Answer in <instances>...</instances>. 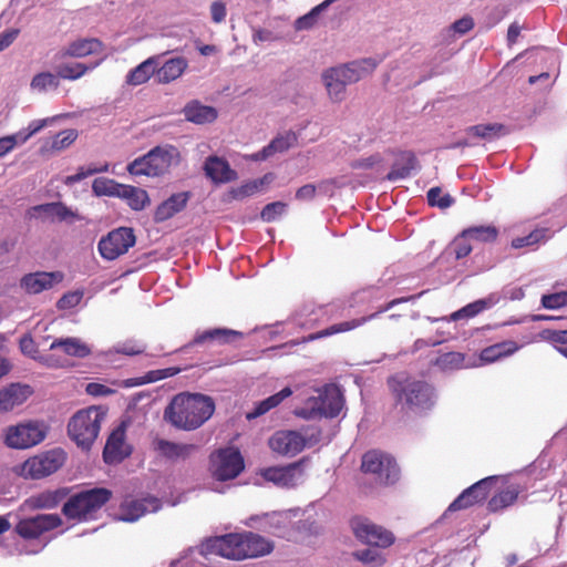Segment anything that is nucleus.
<instances>
[{
	"label": "nucleus",
	"mask_w": 567,
	"mask_h": 567,
	"mask_svg": "<svg viewBox=\"0 0 567 567\" xmlns=\"http://www.w3.org/2000/svg\"><path fill=\"white\" fill-rule=\"evenodd\" d=\"M153 446L159 455L172 461L185 460L196 450L195 445L176 443L164 439L154 440Z\"/></svg>",
	"instance_id": "31"
},
{
	"label": "nucleus",
	"mask_w": 567,
	"mask_h": 567,
	"mask_svg": "<svg viewBox=\"0 0 567 567\" xmlns=\"http://www.w3.org/2000/svg\"><path fill=\"white\" fill-rule=\"evenodd\" d=\"M27 384L13 383L0 391V412H8L22 404L31 395Z\"/></svg>",
	"instance_id": "29"
},
{
	"label": "nucleus",
	"mask_w": 567,
	"mask_h": 567,
	"mask_svg": "<svg viewBox=\"0 0 567 567\" xmlns=\"http://www.w3.org/2000/svg\"><path fill=\"white\" fill-rule=\"evenodd\" d=\"M63 275L60 271L53 272H33L22 277L21 287L28 293H40L43 290L52 288L54 285L61 282Z\"/></svg>",
	"instance_id": "25"
},
{
	"label": "nucleus",
	"mask_w": 567,
	"mask_h": 567,
	"mask_svg": "<svg viewBox=\"0 0 567 567\" xmlns=\"http://www.w3.org/2000/svg\"><path fill=\"white\" fill-rule=\"evenodd\" d=\"M548 238L546 229H536L529 235L517 237L512 240V247L515 249L524 247H534Z\"/></svg>",
	"instance_id": "56"
},
{
	"label": "nucleus",
	"mask_w": 567,
	"mask_h": 567,
	"mask_svg": "<svg viewBox=\"0 0 567 567\" xmlns=\"http://www.w3.org/2000/svg\"><path fill=\"white\" fill-rule=\"evenodd\" d=\"M297 143V135L296 133L289 131L284 134L278 135L276 138H274L270 144L267 145L268 151L270 152L271 156L276 153H282L290 147H292Z\"/></svg>",
	"instance_id": "54"
},
{
	"label": "nucleus",
	"mask_w": 567,
	"mask_h": 567,
	"mask_svg": "<svg viewBox=\"0 0 567 567\" xmlns=\"http://www.w3.org/2000/svg\"><path fill=\"white\" fill-rule=\"evenodd\" d=\"M159 64V55H153L132 69L125 76V83L130 86H138L146 83L156 74Z\"/></svg>",
	"instance_id": "32"
},
{
	"label": "nucleus",
	"mask_w": 567,
	"mask_h": 567,
	"mask_svg": "<svg viewBox=\"0 0 567 567\" xmlns=\"http://www.w3.org/2000/svg\"><path fill=\"white\" fill-rule=\"evenodd\" d=\"M390 386L395 393L400 403L414 411L431 409L436 402L434 389L424 381L404 380L393 378Z\"/></svg>",
	"instance_id": "7"
},
{
	"label": "nucleus",
	"mask_w": 567,
	"mask_h": 567,
	"mask_svg": "<svg viewBox=\"0 0 567 567\" xmlns=\"http://www.w3.org/2000/svg\"><path fill=\"white\" fill-rule=\"evenodd\" d=\"M379 61L372 58L352 61L338 65L350 84L355 83L370 75L378 66Z\"/></svg>",
	"instance_id": "30"
},
{
	"label": "nucleus",
	"mask_w": 567,
	"mask_h": 567,
	"mask_svg": "<svg viewBox=\"0 0 567 567\" xmlns=\"http://www.w3.org/2000/svg\"><path fill=\"white\" fill-rule=\"evenodd\" d=\"M103 58H101L97 62L92 63L90 65H85L83 63H74V64H65L59 68L58 75L65 80H78L83 76L87 71L95 69Z\"/></svg>",
	"instance_id": "50"
},
{
	"label": "nucleus",
	"mask_w": 567,
	"mask_h": 567,
	"mask_svg": "<svg viewBox=\"0 0 567 567\" xmlns=\"http://www.w3.org/2000/svg\"><path fill=\"white\" fill-rule=\"evenodd\" d=\"M293 391L286 386L278 393L270 395L269 398L261 400L255 404V409L247 413V419H256L269 412L270 410L279 406L286 399L291 396Z\"/></svg>",
	"instance_id": "40"
},
{
	"label": "nucleus",
	"mask_w": 567,
	"mask_h": 567,
	"mask_svg": "<svg viewBox=\"0 0 567 567\" xmlns=\"http://www.w3.org/2000/svg\"><path fill=\"white\" fill-rule=\"evenodd\" d=\"M29 216L30 218L49 223L82 220V217L76 212L61 202L33 206L29 209Z\"/></svg>",
	"instance_id": "18"
},
{
	"label": "nucleus",
	"mask_w": 567,
	"mask_h": 567,
	"mask_svg": "<svg viewBox=\"0 0 567 567\" xmlns=\"http://www.w3.org/2000/svg\"><path fill=\"white\" fill-rule=\"evenodd\" d=\"M464 233L471 241L489 243L494 241L497 237V229L494 226H475L465 229Z\"/></svg>",
	"instance_id": "53"
},
{
	"label": "nucleus",
	"mask_w": 567,
	"mask_h": 567,
	"mask_svg": "<svg viewBox=\"0 0 567 567\" xmlns=\"http://www.w3.org/2000/svg\"><path fill=\"white\" fill-rule=\"evenodd\" d=\"M351 528L355 537L368 545L388 548L394 543L393 534L368 518L355 517L351 522Z\"/></svg>",
	"instance_id": "14"
},
{
	"label": "nucleus",
	"mask_w": 567,
	"mask_h": 567,
	"mask_svg": "<svg viewBox=\"0 0 567 567\" xmlns=\"http://www.w3.org/2000/svg\"><path fill=\"white\" fill-rule=\"evenodd\" d=\"M50 350H61L64 354L75 358L90 355L91 348L80 338H58L50 344Z\"/></svg>",
	"instance_id": "36"
},
{
	"label": "nucleus",
	"mask_w": 567,
	"mask_h": 567,
	"mask_svg": "<svg viewBox=\"0 0 567 567\" xmlns=\"http://www.w3.org/2000/svg\"><path fill=\"white\" fill-rule=\"evenodd\" d=\"M404 162L402 166L395 164L391 172L388 174V179L391 182H395L399 179H403L411 174V171L415 167L416 159L412 154H405L402 157Z\"/></svg>",
	"instance_id": "55"
},
{
	"label": "nucleus",
	"mask_w": 567,
	"mask_h": 567,
	"mask_svg": "<svg viewBox=\"0 0 567 567\" xmlns=\"http://www.w3.org/2000/svg\"><path fill=\"white\" fill-rule=\"evenodd\" d=\"M175 373H176V371H174L173 369L151 371L143 378L126 380L125 385L126 386L142 385V384H146L150 382L158 381V380L167 378V377H172Z\"/></svg>",
	"instance_id": "58"
},
{
	"label": "nucleus",
	"mask_w": 567,
	"mask_h": 567,
	"mask_svg": "<svg viewBox=\"0 0 567 567\" xmlns=\"http://www.w3.org/2000/svg\"><path fill=\"white\" fill-rule=\"evenodd\" d=\"M178 150L172 145L156 146L142 157L134 159L127 166L132 175L161 176L179 164Z\"/></svg>",
	"instance_id": "3"
},
{
	"label": "nucleus",
	"mask_w": 567,
	"mask_h": 567,
	"mask_svg": "<svg viewBox=\"0 0 567 567\" xmlns=\"http://www.w3.org/2000/svg\"><path fill=\"white\" fill-rule=\"evenodd\" d=\"M546 332L547 339L555 344L559 352L563 347H567V330H548Z\"/></svg>",
	"instance_id": "63"
},
{
	"label": "nucleus",
	"mask_w": 567,
	"mask_h": 567,
	"mask_svg": "<svg viewBox=\"0 0 567 567\" xmlns=\"http://www.w3.org/2000/svg\"><path fill=\"white\" fill-rule=\"evenodd\" d=\"M161 508V501L153 496L143 498L126 497L120 504L116 518L122 522L133 523L147 513L157 512Z\"/></svg>",
	"instance_id": "16"
},
{
	"label": "nucleus",
	"mask_w": 567,
	"mask_h": 567,
	"mask_svg": "<svg viewBox=\"0 0 567 567\" xmlns=\"http://www.w3.org/2000/svg\"><path fill=\"white\" fill-rule=\"evenodd\" d=\"M20 350L23 354L34 359V360H38L39 362L48 365V367H55V362L53 361V359L51 357H48V355H37L38 354V350H37V346H35V342L33 341V339L29 336H24L21 338L20 340Z\"/></svg>",
	"instance_id": "52"
},
{
	"label": "nucleus",
	"mask_w": 567,
	"mask_h": 567,
	"mask_svg": "<svg viewBox=\"0 0 567 567\" xmlns=\"http://www.w3.org/2000/svg\"><path fill=\"white\" fill-rule=\"evenodd\" d=\"M83 293L81 291H72L69 293H65L59 301L58 307L60 309H72L76 307L80 301L82 300Z\"/></svg>",
	"instance_id": "62"
},
{
	"label": "nucleus",
	"mask_w": 567,
	"mask_h": 567,
	"mask_svg": "<svg viewBox=\"0 0 567 567\" xmlns=\"http://www.w3.org/2000/svg\"><path fill=\"white\" fill-rule=\"evenodd\" d=\"M504 134V126L501 124H478L466 130V137L452 144V148L474 146L475 138L491 141Z\"/></svg>",
	"instance_id": "27"
},
{
	"label": "nucleus",
	"mask_w": 567,
	"mask_h": 567,
	"mask_svg": "<svg viewBox=\"0 0 567 567\" xmlns=\"http://www.w3.org/2000/svg\"><path fill=\"white\" fill-rule=\"evenodd\" d=\"M334 1L336 0H324L323 2L315 7L310 12L298 18L295 22V28L297 30H308L312 28L317 21L318 16Z\"/></svg>",
	"instance_id": "51"
},
{
	"label": "nucleus",
	"mask_w": 567,
	"mask_h": 567,
	"mask_svg": "<svg viewBox=\"0 0 567 567\" xmlns=\"http://www.w3.org/2000/svg\"><path fill=\"white\" fill-rule=\"evenodd\" d=\"M271 550L272 545L266 538L250 532L213 537L198 548L204 556L218 555L236 560L264 556Z\"/></svg>",
	"instance_id": "1"
},
{
	"label": "nucleus",
	"mask_w": 567,
	"mask_h": 567,
	"mask_svg": "<svg viewBox=\"0 0 567 567\" xmlns=\"http://www.w3.org/2000/svg\"><path fill=\"white\" fill-rule=\"evenodd\" d=\"M62 498V495L58 491H44L34 495H31L27 498L22 505L21 509L24 512L35 511V509H51L58 506Z\"/></svg>",
	"instance_id": "38"
},
{
	"label": "nucleus",
	"mask_w": 567,
	"mask_h": 567,
	"mask_svg": "<svg viewBox=\"0 0 567 567\" xmlns=\"http://www.w3.org/2000/svg\"><path fill=\"white\" fill-rule=\"evenodd\" d=\"M286 209L287 205L282 202L270 203L264 207L260 217L264 221L271 223L281 217Z\"/></svg>",
	"instance_id": "60"
},
{
	"label": "nucleus",
	"mask_w": 567,
	"mask_h": 567,
	"mask_svg": "<svg viewBox=\"0 0 567 567\" xmlns=\"http://www.w3.org/2000/svg\"><path fill=\"white\" fill-rule=\"evenodd\" d=\"M299 514V508L266 513L249 517L245 524L249 527H256L279 536H285L287 530L292 526V519L298 517Z\"/></svg>",
	"instance_id": "15"
},
{
	"label": "nucleus",
	"mask_w": 567,
	"mask_h": 567,
	"mask_svg": "<svg viewBox=\"0 0 567 567\" xmlns=\"http://www.w3.org/2000/svg\"><path fill=\"white\" fill-rule=\"evenodd\" d=\"M240 336H241L240 332H238L236 330H231V329H213V330H208V331H205L202 334H199L195 339V342L203 343L205 341L210 340V341H218L220 343H226V342L233 341V339L238 338Z\"/></svg>",
	"instance_id": "49"
},
{
	"label": "nucleus",
	"mask_w": 567,
	"mask_h": 567,
	"mask_svg": "<svg viewBox=\"0 0 567 567\" xmlns=\"http://www.w3.org/2000/svg\"><path fill=\"white\" fill-rule=\"evenodd\" d=\"M473 245L471 239L465 236L463 231L458 237H456L451 245L445 249L444 255L447 258L461 259L466 257L472 250Z\"/></svg>",
	"instance_id": "45"
},
{
	"label": "nucleus",
	"mask_w": 567,
	"mask_h": 567,
	"mask_svg": "<svg viewBox=\"0 0 567 567\" xmlns=\"http://www.w3.org/2000/svg\"><path fill=\"white\" fill-rule=\"evenodd\" d=\"M125 430L126 423L122 422L110 434L103 452V457L106 463H120L132 453V447L126 442Z\"/></svg>",
	"instance_id": "21"
},
{
	"label": "nucleus",
	"mask_w": 567,
	"mask_h": 567,
	"mask_svg": "<svg viewBox=\"0 0 567 567\" xmlns=\"http://www.w3.org/2000/svg\"><path fill=\"white\" fill-rule=\"evenodd\" d=\"M212 473L218 481L237 477L244 470V460L237 449L227 447L212 455Z\"/></svg>",
	"instance_id": "12"
},
{
	"label": "nucleus",
	"mask_w": 567,
	"mask_h": 567,
	"mask_svg": "<svg viewBox=\"0 0 567 567\" xmlns=\"http://www.w3.org/2000/svg\"><path fill=\"white\" fill-rule=\"evenodd\" d=\"M276 176L274 173H267L262 177L248 181L238 187L229 190V196L235 200H243L247 197L254 196L264 192L274 181Z\"/></svg>",
	"instance_id": "33"
},
{
	"label": "nucleus",
	"mask_w": 567,
	"mask_h": 567,
	"mask_svg": "<svg viewBox=\"0 0 567 567\" xmlns=\"http://www.w3.org/2000/svg\"><path fill=\"white\" fill-rule=\"evenodd\" d=\"M111 496V491L103 487L80 492L71 496L69 501L63 505V513L68 518L72 519H95L97 513L102 509Z\"/></svg>",
	"instance_id": "5"
},
{
	"label": "nucleus",
	"mask_w": 567,
	"mask_h": 567,
	"mask_svg": "<svg viewBox=\"0 0 567 567\" xmlns=\"http://www.w3.org/2000/svg\"><path fill=\"white\" fill-rule=\"evenodd\" d=\"M506 477L503 476H489L473 484L471 487L465 489L450 506L449 511L454 512L462 508H466L476 502L484 499L487 496L491 485L496 482L505 483Z\"/></svg>",
	"instance_id": "20"
},
{
	"label": "nucleus",
	"mask_w": 567,
	"mask_h": 567,
	"mask_svg": "<svg viewBox=\"0 0 567 567\" xmlns=\"http://www.w3.org/2000/svg\"><path fill=\"white\" fill-rule=\"evenodd\" d=\"M215 404L203 394L179 393L164 411V419L173 426L190 431L203 425L214 413Z\"/></svg>",
	"instance_id": "2"
},
{
	"label": "nucleus",
	"mask_w": 567,
	"mask_h": 567,
	"mask_svg": "<svg viewBox=\"0 0 567 567\" xmlns=\"http://www.w3.org/2000/svg\"><path fill=\"white\" fill-rule=\"evenodd\" d=\"M134 245L135 235L133 229L118 227L100 239L97 250L103 259L112 261L125 255Z\"/></svg>",
	"instance_id": "11"
},
{
	"label": "nucleus",
	"mask_w": 567,
	"mask_h": 567,
	"mask_svg": "<svg viewBox=\"0 0 567 567\" xmlns=\"http://www.w3.org/2000/svg\"><path fill=\"white\" fill-rule=\"evenodd\" d=\"M49 427L41 421H27L4 430V444L14 450H27L42 443Z\"/></svg>",
	"instance_id": "8"
},
{
	"label": "nucleus",
	"mask_w": 567,
	"mask_h": 567,
	"mask_svg": "<svg viewBox=\"0 0 567 567\" xmlns=\"http://www.w3.org/2000/svg\"><path fill=\"white\" fill-rule=\"evenodd\" d=\"M65 458L66 454L63 450L53 449L24 461L18 473L24 478L39 480L56 472L64 464Z\"/></svg>",
	"instance_id": "9"
},
{
	"label": "nucleus",
	"mask_w": 567,
	"mask_h": 567,
	"mask_svg": "<svg viewBox=\"0 0 567 567\" xmlns=\"http://www.w3.org/2000/svg\"><path fill=\"white\" fill-rule=\"evenodd\" d=\"M361 468L382 484H393L399 478V467L394 458L381 451L367 452L362 456Z\"/></svg>",
	"instance_id": "10"
},
{
	"label": "nucleus",
	"mask_w": 567,
	"mask_h": 567,
	"mask_svg": "<svg viewBox=\"0 0 567 567\" xmlns=\"http://www.w3.org/2000/svg\"><path fill=\"white\" fill-rule=\"evenodd\" d=\"M104 47L97 39H78L60 49L58 56L64 58H85L87 55L103 54Z\"/></svg>",
	"instance_id": "24"
},
{
	"label": "nucleus",
	"mask_w": 567,
	"mask_h": 567,
	"mask_svg": "<svg viewBox=\"0 0 567 567\" xmlns=\"http://www.w3.org/2000/svg\"><path fill=\"white\" fill-rule=\"evenodd\" d=\"M519 349L514 341H505L493 344L482 350L480 360L483 363H493L504 357L515 353Z\"/></svg>",
	"instance_id": "41"
},
{
	"label": "nucleus",
	"mask_w": 567,
	"mask_h": 567,
	"mask_svg": "<svg viewBox=\"0 0 567 567\" xmlns=\"http://www.w3.org/2000/svg\"><path fill=\"white\" fill-rule=\"evenodd\" d=\"M188 199L189 194L187 192L173 194L157 206L154 214V219L156 221H165L172 218L185 208Z\"/></svg>",
	"instance_id": "34"
},
{
	"label": "nucleus",
	"mask_w": 567,
	"mask_h": 567,
	"mask_svg": "<svg viewBox=\"0 0 567 567\" xmlns=\"http://www.w3.org/2000/svg\"><path fill=\"white\" fill-rule=\"evenodd\" d=\"M187 121L195 124L212 123L217 118V111L213 106L204 105L198 101H190L183 110Z\"/></svg>",
	"instance_id": "37"
},
{
	"label": "nucleus",
	"mask_w": 567,
	"mask_h": 567,
	"mask_svg": "<svg viewBox=\"0 0 567 567\" xmlns=\"http://www.w3.org/2000/svg\"><path fill=\"white\" fill-rule=\"evenodd\" d=\"M268 445L279 455L295 456L303 450L306 439L300 432L281 430L270 436Z\"/></svg>",
	"instance_id": "17"
},
{
	"label": "nucleus",
	"mask_w": 567,
	"mask_h": 567,
	"mask_svg": "<svg viewBox=\"0 0 567 567\" xmlns=\"http://www.w3.org/2000/svg\"><path fill=\"white\" fill-rule=\"evenodd\" d=\"M188 66V62L183 56H175L165 61L161 66H157L156 76L157 81L163 84L171 83L183 75Z\"/></svg>",
	"instance_id": "35"
},
{
	"label": "nucleus",
	"mask_w": 567,
	"mask_h": 567,
	"mask_svg": "<svg viewBox=\"0 0 567 567\" xmlns=\"http://www.w3.org/2000/svg\"><path fill=\"white\" fill-rule=\"evenodd\" d=\"M123 184L106 177H99L93 181L92 190L96 196L118 197Z\"/></svg>",
	"instance_id": "48"
},
{
	"label": "nucleus",
	"mask_w": 567,
	"mask_h": 567,
	"mask_svg": "<svg viewBox=\"0 0 567 567\" xmlns=\"http://www.w3.org/2000/svg\"><path fill=\"white\" fill-rule=\"evenodd\" d=\"M415 298L416 297L394 299V300L390 301L384 308L380 309L377 313H373L369 317H363L360 319H353L350 321L334 323V324L330 326L329 328L323 329V330L317 332L316 334L310 336L309 339L315 340V339H319V338L330 337L336 333H341V332H347V331L353 330V329L364 324L369 320L375 318L379 313L392 309L395 305L401 303V302H406V301L415 299Z\"/></svg>",
	"instance_id": "23"
},
{
	"label": "nucleus",
	"mask_w": 567,
	"mask_h": 567,
	"mask_svg": "<svg viewBox=\"0 0 567 567\" xmlns=\"http://www.w3.org/2000/svg\"><path fill=\"white\" fill-rule=\"evenodd\" d=\"M427 200L431 206H437L440 208H449L453 205L454 199L449 194H442L440 187H433L427 192Z\"/></svg>",
	"instance_id": "59"
},
{
	"label": "nucleus",
	"mask_w": 567,
	"mask_h": 567,
	"mask_svg": "<svg viewBox=\"0 0 567 567\" xmlns=\"http://www.w3.org/2000/svg\"><path fill=\"white\" fill-rule=\"evenodd\" d=\"M474 27L473 19L471 17H463L460 20L455 21L451 30L458 35H463L468 32Z\"/></svg>",
	"instance_id": "64"
},
{
	"label": "nucleus",
	"mask_w": 567,
	"mask_h": 567,
	"mask_svg": "<svg viewBox=\"0 0 567 567\" xmlns=\"http://www.w3.org/2000/svg\"><path fill=\"white\" fill-rule=\"evenodd\" d=\"M78 137L75 130H64L52 137L47 138L42 146V153L59 152L69 147Z\"/></svg>",
	"instance_id": "43"
},
{
	"label": "nucleus",
	"mask_w": 567,
	"mask_h": 567,
	"mask_svg": "<svg viewBox=\"0 0 567 567\" xmlns=\"http://www.w3.org/2000/svg\"><path fill=\"white\" fill-rule=\"evenodd\" d=\"M351 528L355 537L368 545L388 548L394 543L393 534L368 518L355 517L351 522Z\"/></svg>",
	"instance_id": "13"
},
{
	"label": "nucleus",
	"mask_w": 567,
	"mask_h": 567,
	"mask_svg": "<svg viewBox=\"0 0 567 567\" xmlns=\"http://www.w3.org/2000/svg\"><path fill=\"white\" fill-rule=\"evenodd\" d=\"M439 364L444 369L467 368L464 354L460 352H450L440 357Z\"/></svg>",
	"instance_id": "61"
},
{
	"label": "nucleus",
	"mask_w": 567,
	"mask_h": 567,
	"mask_svg": "<svg viewBox=\"0 0 567 567\" xmlns=\"http://www.w3.org/2000/svg\"><path fill=\"white\" fill-rule=\"evenodd\" d=\"M265 480L280 487H293L303 482L305 473L301 463L284 467H269L262 472Z\"/></svg>",
	"instance_id": "22"
},
{
	"label": "nucleus",
	"mask_w": 567,
	"mask_h": 567,
	"mask_svg": "<svg viewBox=\"0 0 567 567\" xmlns=\"http://www.w3.org/2000/svg\"><path fill=\"white\" fill-rule=\"evenodd\" d=\"M104 416V412L96 406L76 412L68 424L69 436L79 447L89 450L100 433Z\"/></svg>",
	"instance_id": "6"
},
{
	"label": "nucleus",
	"mask_w": 567,
	"mask_h": 567,
	"mask_svg": "<svg viewBox=\"0 0 567 567\" xmlns=\"http://www.w3.org/2000/svg\"><path fill=\"white\" fill-rule=\"evenodd\" d=\"M352 555L358 561H361L362 564L370 567H380L386 560L385 555L374 546L370 548L358 549L353 551Z\"/></svg>",
	"instance_id": "47"
},
{
	"label": "nucleus",
	"mask_w": 567,
	"mask_h": 567,
	"mask_svg": "<svg viewBox=\"0 0 567 567\" xmlns=\"http://www.w3.org/2000/svg\"><path fill=\"white\" fill-rule=\"evenodd\" d=\"M305 405L296 410V414L303 419H315L320 416L334 417L343 408V396L340 389L333 384L324 385L322 389L315 390Z\"/></svg>",
	"instance_id": "4"
},
{
	"label": "nucleus",
	"mask_w": 567,
	"mask_h": 567,
	"mask_svg": "<svg viewBox=\"0 0 567 567\" xmlns=\"http://www.w3.org/2000/svg\"><path fill=\"white\" fill-rule=\"evenodd\" d=\"M59 75L51 72H40L35 74L31 82L30 89L37 93H44L49 90H55L59 86Z\"/></svg>",
	"instance_id": "46"
},
{
	"label": "nucleus",
	"mask_w": 567,
	"mask_h": 567,
	"mask_svg": "<svg viewBox=\"0 0 567 567\" xmlns=\"http://www.w3.org/2000/svg\"><path fill=\"white\" fill-rule=\"evenodd\" d=\"M540 302L545 309L549 310H558L564 308L567 306V291L561 290L543 295Z\"/></svg>",
	"instance_id": "57"
},
{
	"label": "nucleus",
	"mask_w": 567,
	"mask_h": 567,
	"mask_svg": "<svg viewBox=\"0 0 567 567\" xmlns=\"http://www.w3.org/2000/svg\"><path fill=\"white\" fill-rule=\"evenodd\" d=\"M321 80L324 84L329 99L333 103H340L344 100L346 87L350 83L344 79L339 66L324 70L321 74Z\"/></svg>",
	"instance_id": "26"
},
{
	"label": "nucleus",
	"mask_w": 567,
	"mask_h": 567,
	"mask_svg": "<svg viewBox=\"0 0 567 567\" xmlns=\"http://www.w3.org/2000/svg\"><path fill=\"white\" fill-rule=\"evenodd\" d=\"M204 171L214 183L225 184L237 179V173L228 162L218 156H209L205 161Z\"/></svg>",
	"instance_id": "28"
},
{
	"label": "nucleus",
	"mask_w": 567,
	"mask_h": 567,
	"mask_svg": "<svg viewBox=\"0 0 567 567\" xmlns=\"http://www.w3.org/2000/svg\"><path fill=\"white\" fill-rule=\"evenodd\" d=\"M118 198L124 199L134 210H142L150 204L146 190L130 185L122 186Z\"/></svg>",
	"instance_id": "42"
},
{
	"label": "nucleus",
	"mask_w": 567,
	"mask_h": 567,
	"mask_svg": "<svg viewBox=\"0 0 567 567\" xmlns=\"http://www.w3.org/2000/svg\"><path fill=\"white\" fill-rule=\"evenodd\" d=\"M61 523V518L55 514H42L21 519L16 526V532L23 538H38L43 533L59 527Z\"/></svg>",
	"instance_id": "19"
},
{
	"label": "nucleus",
	"mask_w": 567,
	"mask_h": 567,
	"mask_svg": "<svg viewBox=\"0 0 567 567\" xmlns=\"http://www.w3.org/2000/svg\"><path fill=\"white\" fill-rule=\"evenodd\" d=\"M519 492L520 488L518 485H508L505 489L501 491L489 499L488 508L493 512H497L512 505L516 501Z\"/></svg>",
	"instance_id": "44"
},
{
	"label": "nucleus",
	"mask_w": 567,
	"mask_h": 567,
	"mask_svg": "<svg viewBox=\"0 0 567 567\" xmlns=\"http://www.w3.org/2000/svg\"><path fill=\"white\" fill-rule=\"evenodd\" d=\"M498 301V297L495 295H491L487 298L478 299L474 302H471L463 307L462 309L453 312L449 320L457 321L461 319H468L477 316L478 313L483 312L484 310H487L495 306Z\"/></svg>",
	"instance_id": "39"
}]
</instances>
